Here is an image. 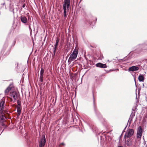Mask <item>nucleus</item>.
I'll list each match as a JSON object with an SVG mask.
<instances>
[{"mask_svg":"<svg viewBox=\"0 0 147 147\" xmlns=\"http://www.w3.org/2000/svg\"><path fill=\"white\" fill-rule=\"evenodd\" d=\"M135 110H134L132 109V111L130 115V117H129V119L128 121V123L129 122V126L130 125L131 122L133 118L134 117V116L135 115Z\"/></svg>","mask_w":147,"mask_h":147,"instance_id":"0eeeda50","label":"nucleus"},{"mask_svg":"<svg viewBox=\"0 0 147 147\" xmlns=\"http://www.w3.org/2000/svg\"><path fill=\"white\" fill-rule=\"evenodd\" d=\"M57 47H54L53 48V54L52 55V57H54L55 56L56 53V51L57 49Z\"/></svg>","mask_w":147,"mask_h":147,"instance_id":"f3484780","label":"nucleus"},{"mask_svg":"<svg viewBox=\"0 0 147 147\" xmlns=\"http://www.w3.org/2000/svg\"><path fill=\"white\" fill-rule=\"evenodd\" d=\"M127 127V126H126L125 127V128L124 129V130H125V129H126V127Z\"/></svg>","mask_w":147,"mask_h":147,"instance_id":"cd10ccee","label":"nucleus"},{"mask_svg":"<svg viewBox=\"0 0 147 147\" xmlns=\"http://www.w3.org/2000/svg\"><path fill=\"white\" fill-rule=\"evenodd\" d=\"M96 66L97 67L101 68H106L107 66L106 64H103L100 63H99L96 64Z\"/></svg>","mask_w":147,"mask_h":147,"instance_id":"9d476101","label":"nucleus"},{"mask_svg":"<svg viewBox=\"0 0 147 147\" xmlns=\"http://www.w3.org/2000/svg\"><path fill=\"white\" fill-rule=\"evenodd\" d=\"M13 86L12 84H10L9 86L5 90V94H7L9 92V91L11 89Z\"/></svg>","mask_w":147,"mask_h":147,"instance_id":"f8f14e48","label":"nucleus"},{"mask_svg":"<svg viewBox=\"0 0 147 147\" xmlns=\"http://www.w3.org/2000/svg\"><path fill=\"white\" fill-rule=\"evenodd\" d=\"M59 42V39L58 38H57L56 41V42L54 45V47H57Z\"/></svg>","mask_w":147,"mask_h":147,"instance_id":"a211bd4d","label":"nucleus"},{"mask_svg":"<svg viewBox=\"0 0 147 147\" xmlns=\"http://www.w3.org/2000/svg\"><path fill=\"white\" fill-rule=\"evenodd\" d=\"M129 123V122L128 123H128H127V124H128V123Z\"/></svg>","mask_w":147,"mask_h":147,"instance_id":"2f4dec72","label":"nucleus"},{"mask_svg":"<svg viewBox=\"0 0 147 147\" xmlns=\"http://www.w3.org/2000/svg\"><path fill=\"white\" fill-rule=\"evenodd\" d=\"M143 48V49H144V48H143H143Z\"/></svg>","mask_w":147,"mask_h":147,"instance_id":"473e14b6","label":"nucleus"},{"mask_svg":"<svg viewBox=\"0 0 147 147\" xmlns=\"http://www.w3.org/2000/svg\"><path fill=\"white\" fill-rule=\"evenodd\" d=\"M146 147H147V144L146 145Z\"/></svg>","mask_w":147,"mask_h":147,"instance_id":"7c9ffc66","label":"nucleus"},{"mask_svg":"<svg viewBox=\"0 0 147 147\" xmlns=\"http://www.w3.org/2000/svg\"><path fill=\"white\" fill-rule=\"evenodd\" d=\"M93 100H94V96H93Z\"/></svg>","mask_w":147,"mask_h":147,"instance_id":"bb28decb","label":"nucleus"},{"mask_svg":"<svg viewBox=\"0 0 147 147\" xmlns=\"http://www.w3.org/2000/svg\"><path fill=\"white\" fill-rule=\"evenodd\" d=\"M78 53V49L75 48L73 51L72 53L70 55L68 60L71 61L76 59L77 58Z\"/></svg>","mask_w":147,"mask_h":147,"instance_id":"f03ea898","label":"nucleus"},{"mask_svg":"<svg viewBox=\"0 0 147 147\" xmlns=\"http://www.w3.org/2000/svg\"><path fill=\"white\" fill-rule=\"evenodd\" d=\"M139 69V68L138 67L136 66H133L129 68L128 71H134L138 70Z\"/></svg>","mask_w":147,"mask_h":147,"instance_id":"1a4fd4ad","label":"nucleus"},{"mask_svg":"<svg viewBox=\"0 0 147 147\" xmlns=\"http://www.w3.org/2000/svg\"><path fill=\"white\" fill-rule=\"evenodd\" d=\"M46 142V140L45 135H43L42 136V138L41 139L40 142L39 143V147H43L45 145Z\"/></svg>","mask_w":147,"mask_h":147,"instance_id":"39448f33","label":"nucleus"},{"mask_svg":"<svg viewBox=\"0 0 147 147\" xmlns=\"http://www.w3.org/2000/svg\"><path fill=\"white\" fill-rule=\"evenodd\" d=\"M125 143L127 146H130L132 145V142L131 140V139L129 138L127 139V140H125Z\"/></svg>","mask_w":147,"mask_h":147,"instance_id":"4468645a","label":"nucleus"},{"mask_svg":"<svg viewBox=\"0 0 147 147\" xmlns=\"http://www.w3.org/2000/svg\"><path fill=\"white\" fill-rule=\"evenodd\" d=\"M61 144H62V145H63L64 144V143H61Z\"/></svg>","mask_w":147,"mask_h":147,"instance_id":"c85d7f7f","label":"nucleus"},{"mask_svg":"<svg viewBox=\"0 0 147 147\" xmlns=\"http://www.w3.org/2000/svg\"><path fill=\"white\" fill-rule=\"evenodd\" d=\"M144 130L142 127L139 126L137 129V131L136 137L139 140H140L143 132Z\"/></svg>","mask_w":147,"mask_h":147,"instance_id":"20e7f679","label":"nucleus"},{"mask_svg":"<svg viewBox=\"0 0 147 147\" xmlns=\"http://www.w3.org/2000/svg\"><path fill=\"white\" fill-rule=\"evenodd\" d=\"M4 102L2 101L0 103V113L2 114L3 113V110L4 108Z\"/></svg>","mask_w":147,"mask_h":147,"instance_id":"9b49d317","label":"nucleus"},{"mask_svg":"<svg viewBox=\"0 0 147 147\" xmlns=\"http://www.w3.org/2000/svg\"><path fill=\"white\" fill-rule=\"evenodd\" d=\"M70 0H64L63 5V8L64 10V16L66 17L67 16L66 13L68 11L70 8Z\"/></svg>","mask_w":147,"mask_h":147,"instance_id":"f257e3e1","label":"nucleus"},{"mask_svg":"<svg viewBox=\"0 0 147 147\" xmlns=\"http://www.w3.org/2000/svg\"><path fill=\"white\" fill-rule=\"evenodd\" d=\"M134 133V130L132 129H128L126 131L124 137V138L126 140L127 138L131 137Z\"/></svg>","mask_w":147,"mask_h":147,"instance_id":"7ed1b4c3","label":"nucleus"},{"mask_svg":"<svg viewBox=\"0 0 147 147\" xmlns=\"http://www.w3.org/2000/svg\"><path fill=\"white\" fill-rule=\"evenodd\" d=\"M135 83L136 86H136H136V81H135Z\"/></svg>","mask_w":147,"mask_h":147,"instance_id":"a878e982","label":"nucleus"},{"mask_svg":"<svg viewBox=\"0 0 147 147\" xmlns=\"http://www.w3.org/2000/svg\"><path fill=\"white\" fill-rule=\"evenodd\" d=\"M138 79L140 82H143L144 78L143 75L140 74L138 77Z\"/></svg>","mask_w":147,"mask_h":147,"instance_id":"2eb2a0df","label":"nucleus"},{"mask_svg":"<svg viewBox=\"0 0 147 147\" xmlns=\"http://www.w3.org/2000/svg\"><path fill=\"white\" fill-rule=\"evenodd\" d=\"M5 125V124H2V126H3V125Z\"/></svg>","mask_w":147,"mask_h":147,"instance_id":"c756f323","label":"nucleus"},{"mask_svg":"<svg viewBox=\"0 0 147 147\" xmlns=\"http://www.w3.org/2000/svg\"><path fill=\"white\" fill-rule=\"evenodd\" d=\"M25 7V4H24L22 6V7L24 8Z\"/></svg>","mask_w":147,"mask_h":147,"instance_id":"5701e85b","label":"nucleus"},{"mask_svg":"<svg viewBox=\"0 0 147 147\" xmlns=\"http://www.w3.org/2000/svg\"><path fill=\"white\" fill-rule=\"evenodd\" d=\"M5 4V3H3V4H1V5H4Z\"/></svg>","mask_w":147,"mask_h":147,"instance_id":"b1692460","label":"nucleus"},{"mask_svg":"<svg viewBox=\"0 0 147 147\" xmlns=\"http://www.w3.org/2000/svg\"><path fill=\"white\" fill-rule=\"evenodd\" d=\"M1 114V115L0 116V117L1 121L2 122H4L5 120V119H6V118L4 116V113H3L2 114Z\"/></svg>","mask_w":147,"mask_h":147,"instance_id":"dca6fc26","label":"nucleus"},{"mask_svg":"<svg viewBox=\"0 0 147 147\" xmlns=\"http://www.w3.org/2000/svg\"><path fill=\"white\" fill-rule=\"evenodd\" d=\"M20 20L24 24H26L27 22V19L24 16H21L20 17Z\"/></svg>","mask_w":147,"mask_h":147,"instance_id":"ddd939ff","label":"nucleus"},{"mask_svg":"<svg viewBox=\"0 0 147 147\" xmlns=\"http://www.w3.org/2000/svg\"><path fill=\"white\" fill-rule=\"evenodd\" d=\"M139 46L141 48H142L144 47L145 46V45H139Z\"/></svg>","mask_w":147,"mask_h":147,"instance_id":"aec40b11","label":"nucleus"},{"mask_svg":"<svg viewBox=\"0 0 147 147\" xmlns=\"http://www.w3.org/2000/svg\"><path fill=\"white\" fill-rule=\"evenodd\" d=\"M29 29L31 31H32V29H31V28L30 27V25H29Z\"/></svg>","mask_w":147,"mask_h":147,"instance_id":"4be33fe9","label":"nucleus"},{"mask_svg":"<svg viewBox=\"0 0 147 147\" xmlns=\"http://www.w3.org/2000/svg\"><path fill=\"white\" fill-rule=\"evenodd\" d=\"M17 93L16 91H13L12 92H11L10 94V96L11 98H13V99L14 102L16 101L17 99Z\"/></svg>","mask_w":147,"mask_h":147,"instance_id":"423d86ee","label":"nucleus"},{"mask_svg":"<svg viewBox=\"0 0 147 147\" xmlns=\"http://www.w3.org/2000/svg\"><path fill=\"white\" fill-rule=\"evenodd\" d=\"M20 105H19V106H18L17 107V110H20Z\"/></svg>","mask_w":147,"mask_h":147,"instance_id":"412c9836","label":"nucleus"},{"mask_svg":"<svg viewBox=\"0 0 147 147\" xmlns=\"http://www.w3.org/2000/svg\"><path fill=\"white\" fill-rule=\"evenodd\" d=\"M18 106H19V105H20V104L18 102Z\"/></svg>","mask_w":147,"mask_h":147,"instance_id":"393cba45","label":"nucleus"},{"mask_svg":"<svg viewBox=\"0 0 147 147\" xmlns=\"http://www.w3.org/2000/svg\"><path fill=\"white\" fill-rule=\"evenodd\" d=\"M44 72V69L43 68H42V67L40 71V76L39 78V81L41 82H42L43 81V76Z\"/></svg>","mask_w":147,"mask_h":147,"instance_id":"6e6552de","label":"nucleus"},{"mask_svg":"<svg viewBox=\"0 0 147 147\" xmlns=\"http://www.w3.org/2000/svg\"><path fill=\"white\" fill-rule=\"evenodd\" d=\"M17 112H18V115H19L21 113V110H17Z\"/></svg>","mask_w":147,"mask_h":147,"instance_id":"6ab92c4d","label":"nucleus"}]
</instances>
